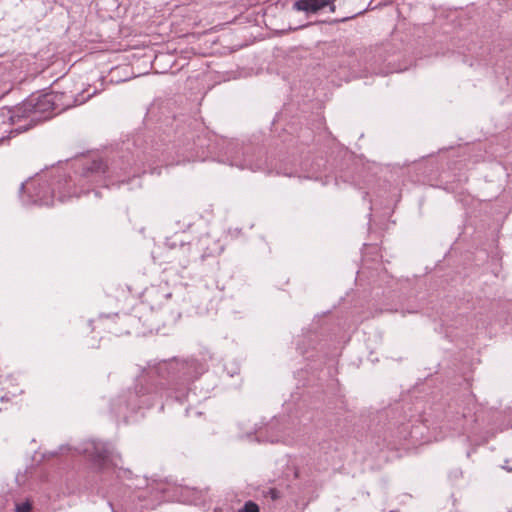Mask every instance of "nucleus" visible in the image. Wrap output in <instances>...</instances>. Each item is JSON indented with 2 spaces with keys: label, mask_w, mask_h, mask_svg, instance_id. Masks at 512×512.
<instances>
[{
  "label": "nucleus",
  "mask_w": 512,
  "mask_h": 512,
  "mask_svg": "<svg viewBox=\"0 0 512 512\" xmlns=\"http://www.w3.org/2000/svg\"><path fill=\"white\" fill-rule=\"evenodd\" d=\"M336 0H296L293 3V9L305 12L306 14H316L319 11L329 7L331 12H335Z\"/></svg>",
  "instance_id": "3"
},
{
  "label": "nucleus",
  "mask_w": 512,
  "mask_h": 512,
  "mask_svg": "<svg viewBox=\"0 0 512 512\" xmlns=\"http://www.w3.org/2000/svg\"><path fill=\"white\" fill-rule=\"evenodd\" d=\"M238 512H259V507L253 501H248Z\"/></svg>",
  "instance_id": "4"
},
{
  "label": "nucleus",
  "mask_w": 512,
  "mask_h": 512,
  "mask_svg": "<svg viewBox=\"0 0 512 512\" xmlns=\"http://www.w3.org/2000/svg\"><path fill=\"white\" fill-rule=\"evenodd\" d=\"M267 493L273 500H276L280 497V492L275 488H270Z\"/></svg>",
  "instance_id": "6"
},
{
  "label": "nucleus",
  "mask_w": 512,
  "mask_h": 512,
  "mask_svg": "<svg viewBox=\"0 0 512 512\" xmlns=\"http://www.w3.org/2000/svg\"><path fill=\"white\" fill-rule=\"evenodd\" d=\"M353 17H354V16H352V18H353ZM349 19H351V17H345V18H343V19H341V20H336L335 22H345V21H347V20H349Z\"/></svg>",
  "instance_id": "9"
},
{
  "label": "nucleus",
  "mask_w": 512,
  "mask_h": 512,
  "mask_svg": "<svg viewBox=\"0 0 512 512\" xmlns=\"http://www.w3.org/2000/svg\"><path fill=\"white\" fill-rule=\"evenodd\" d=\"M32 511V503L27 500L23 503L16 504L15 512H31Z\"/></svg>",
  "instance_id": "5"
},
{
  "label": "nucleus",
  "mask_w": 512,
  "mask_h": 512,
  "mask_svg": "<svg viewBox=\"0 0 512 512\" xmlns=\"http://www.w3.org/2000/svg\"><path fill=\"white\" fill-rule=\"evenodd\" d=\"M70 450H71V448H70V447H68V446H61V447H60V452H61V453H64V452H66V451H70Z\"/></svg>",
  "instance_id": "8"
},
{
  "label": "nucleus",
  "mask_w": 512,
  "mask_h": 512,
  "mask_svg": "<svg viewBox=\"0 0 512 512\" xmlns=\"http://www.w3.org/2000/svg\"><path fill=\"white\" fill-rule=\"evenodd\" d=\"M162 297H163L164 299H168V298H170V297H171V293H165V294H162Z\"/></svg>",
  "instance_id": "10"
},
{
  "label": "nucleus",
  "mask_w": 512,
  "mask_h": 512,
  "mask_svg": "<svg viewBox=\"0 0 512 512\" xmlns=\"http://www.w3.org/2000/svg\"><path fill=\"white\" fill-rule=\"evenodd\" d=\"M54 110V96L52 94H45L25 101L17 109V114L11 116V120L15 122L16 117H27L30 118L31 121H40L49 118Z\"/></svg>",
  "instance_id": "2"
},
{
  "label": "nucleus",
  "mask_w": 512,
  "mask_h": 512,
  "mask_svg": "<svg viewBox=\"0 0 512 512\" xmlns=\"http://www.w3.org/2000/svg\"><path fill=\"white\" fill-rule=\"evenodd\" d=\"M75 450L85 456L94 466L98 468H106L109 466H116L117 456L114 454L113 449L105 442L97 439L85 440Z\"/></svg>",
  "instance_id": "1"
},
{
  "label": "nucleus",
  "mask_w": 512,
  "mask_h": 512,
  "mask_svg": "<svg viewBox=\"0 0 512 512\" xmlns=\"http://www.w3.org/2000/svg\"><path fill=\"white\" fill-rule=\"evenodd\" d=\"M147 294L151 297H154V296L160 294V289L152 287L150 290L147 291Z\"/></svg>",
  "instance_id": "7"
}]
</instances>
